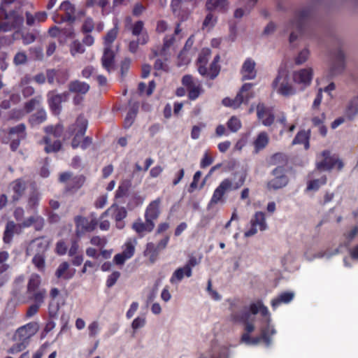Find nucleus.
Here are the masks:
<instances>
[{
    "mask_svg": "<svg viewBox=\"0 0 358 358\" xmlns=\"http://www.w3.org/2000/svg\"><path fill=\"white\" fill-rule=\"evenodd\" d=\"M216 22H217V17L214 16V15L210 12L206 16V17L203 22L202 29L210 30L213 27H214Z\"/></svg>",
    "mask_w": 358,
    "mask_h": 358,
    "instance_id": "8fccbe9b",
    "label": "nucleus"
},
{
    "mask_svg": "<svg viewBox=\"0 0 358 358\" xmlns=\"http://www.w3.org/2000/svg\"><path fill=\"white\" fill-rule=\"evenodd\" d=\"M310 51L308 48H304L301 50L294 58V63L296 65H301L304 64L308 59Z\"/></svg>",
    "mask_w": 358,
    "mask_h": 358,
    "instance_id": "603ef678",
    "label": "nucleus"
},
{
    "mask_svg": "<svg viewBox=\"0 0 358 358\" xmlns=\"http://www.w3.org/2000/svg\"><path fill=\"white\" fill-rule=\"evenodd\" d=\"M192 275L190 268L183 266L178 267L172 273L169 282L173 285H178L185 277L190 278Z\"/></svg>",
    "mask_w": 358,
    "mask_h": 358,
    "instance_id": "bb28decb",
    "label": "nucleus"
},
{
    "mask_svg": "<svg viewBox=\"0 0 358 358\" xmlns=\"http://www.w3.org/2000/svg\"><path fill=\"white\" fill-rule=\"evenodd\" d=\"M95 28V24L93 19L90 17H86L81 25L80 30L83 34H90Z\"/></svg>",
    "mask_w": 358,
    "mask_h": 358,
    "instance_id": "09e8293b",
    "label": "nucleus"
},
{
    "mask_svg": "<svg viewBox=\"0 0 358 358\" xmlns=\"http://www.w3.org/2000/svg\"><path fill=\"white\" fill-rule=\"evenodd\" d=\"M40 307L41 306L36 303H33L32 305H31L27 310L26 318L29 319L34 317L38 313Z\"/></svg>",
    "mask_w": 358,
    "mask_h": 358,
    "instance_id": "69168bd1",
    "label": "nucleus"
},
{
    "mask_svg": "<svg viewBox=\"0 0 358 358\" xmlns=\"http://www.w3.org/2000/svg\"><path fill=\"white\" fill-rule=\"evenodd\" d=\"M26 136L25 126L24 124H20L10 129L9 138L10 140V148L15 150L22 139Z\"/></svg>",
    "mask_w": 358,
    "mask_h": 358,
    "instance_id": "6ab92c4d",
    "label": "nucleus"
},
{
    "mask_svg": "<svg viewBox=\"0 0 358 358\" xmlns=\"http://www.w3.org/2000/svg\"><path fill=\"white\" fill-rule=\"evenodd\" d=\"M159 250L153 243H148L144 251V255L148 257L151 263H154L158 257Z\"/></svg>",
    "mask_w": 358,
    "mask_h": 358,
    "instance_id": "4c0bfd02",
    "label": "nucleus"
},
{
    "mask_svg": "<svg viewBox=\"0 0 358 358\" xmlns=\"http://www.w3.org/2000/svg\"><path fill=\"white\" fill-rule=\"evenodd\" d=\"M144 29V24L142 21H137L135 22L131 28V32L134 36H139L142 34Z\"/></svg>",
    "mask_w": 358,
    "mask_h": 358,
    "instance_id": "680f3d73",
    "label": "nucleus"
},
{
    "mask_svg": "<svg viewBox=\"0 0 358 358\" xmlns=\"http://www.w3.org/2000/svg\"><path fill=\"white\" fill-rule=\"evenodd\" d=\"M182 31V29L180 27V24L176 25V27L174 31V34L171 35H166L164 38L163 45L162 48L158 50H154L153 54L154 56H165L167 54V52L170 49V48L176 42V35H178Z\"/></svg>",
    "mask_w": 358,
    "mask_h": 358,
    "instance_id": "aec40b11",
    "label": "nucleus"
},
{
    "mask_svg": "<svg viewBox=\"0 0 358 358\" xmlns=\"http://www.w3.org/2000/svg\"><path fill=\"white\" fill-rule=\"evenodd\" d=\"M41 282V277L38 274L32 273L27 284V293H32V292L39 289Z\"/></svg>",
    "mask_w": 358,
    "mask_h": 358,
    "instance_id": "a19ab883",
    "label": "nucleus"
},
{
    "mask_svg": "<svg viewBox=\"0 0 358 358\" xmlns=\"http://www.w3.org/2000/svg\"><path fill=\"white\" fill-rule=\"evenodd\" d=\"M41 194L37 191L31 192L27 199V208L29 210H35L39 204Z\"/></svg>",
    "mask_w": 358,
    "mask_h": 358,
    "instance_id": "c03bdc74",
    "label": "nucleus"
},
{
    "mask_svg": "<svg viewBox=\"0 0 358 358\" xmlns=\"http://www.w3.org/2000/svg\"><path fill=\"white\" fill-rule=\"evenodd\" d=\"M155 224L154 222L148 219H145L143 222L141 219H138L132 224V229L141 237L144 236L147 233L151 232L155 228Z\"/></svg>",
    "mask_w": 358,
    "mask_h": 358,
    "instance_id": "412c9836",
    "label": "nucleus"
},
{
    "mask_svg": "<svg viewBox=\"0 0 358 358\" xmlns=\"http://www.w3.org/2000/svg\"><path fill=\"white\" fill-rule=\"evenodd\" d=\"M33 224H36V229L39 230L43 228L44 225V219L39 216H31L23 221V226L24 228L31 227Z\"/></svg>",
    "mask_w": 358,
    "mask_h": 358,
    "instance_id": "37998d69",
    "label": "nucleus"
},
{
    "mask_svg": "<svg viewBox=\"0 0 358 358\" xmlns=\"http://www.w3.org/2000/svg\"><path fill=\"white\" fill-rule=\"evenodd\" d=\"M87 127V120L83 117L80 116L75 124L69 128L70 133L74 136L71 145L73 148L80 146L81 138L84 136Z\"/></svg>",
    "mask_w": 358,
    "mask_h": 358,
    "instance_id": "9b49d317",
    "label": "nucleus"
},
{
    "mask_svg": "<svg viewBox=\"0 0 358 358\" xmlns=\"http://www.w3.org/2000/svg\"><path fill=\"white\" fill-rule=\"evenodd\" d=\"M268 141L269 138L266 133L261 132L260 134H259L253 142L255 152L257 153L260 150L266 148V146L268 143Z\"/></svg>",
    "mask_w": 358,
    "mask_h": 358,
    "instance_id": "f704fd0d",
    "label": "nucleus"
},
{
    "mask_svg": "<svg viewBox=\"0 0 358 358\" xmlns=\"http://www.w3.org/2000/svg\"><path fill=\"white\" fill-rule=\"evenodd\" d=\"M326 181L327 179L325 177L310 180L308 182L306 189L308 191H317L321 185L326 183Z\"/></svg>",
    "mask_w": 358,
    "mask_h": 358,
    "instance_id": "864d4df0",
    "label": "nucleus"
},
{
    "mask_svg": "<svg viewBox=\"0 0 358 358\" xmlns=\"http://www.w3.org/2000/svg\"><path fill=\"white\" fill-rule=\"evenodd\" d=\"M26 187V182L22 178L13 181L9 185V193L11 194L12 199L14 201H18L24 194Z\"/></svg>",
    "mask_w": 358,
    "mask_h": 358,
    "instance_id": "4be33fe9",
    "label": "nucleus"
},
{
    "mask_svg": "<svg viewBox=\"0 0 358 358\" xmlns=\"http://www.w3.org/2000/svg\"><path fill=\"white\" fill-rule=\"evenodd\" d=\"M100 329L99 322L98 321H93L87 327L89 336L91 338L96 337L99 334Z\"/></svg>",
    "mask_w": 358,
    "mask_h": 358,
    "instance_id": "4d7b16f0",
    "label": "nucleus"
},
{
    "mask_svg": "<svg viewBox=\"0 0 358 358\" xmlns=\"http://www.w3.org/2000/svg\"><path fill=\"white\" fill-rule=\"evenodd\" d=\"M242 3L245 4V9L237 8L234 12V17L236 18L242 17L245 14L248 13L253 7H250L249 5L250 0L244 1L241 0Z\"/></svg>",
    "mask_w": 358,
    "mask_h": 358,
    "instance_id": "052dcab7",
    "label": "nucleus"
},
{
    "mask_svg": "<svg viewBox=\"0 0 358 358\" xmlns=\"http://www.w3.org/2000/svg\"><path fill=\"white\" fill-rule=\"evenodd\" d=\"M220 70V67L217 63L212 62L209 69V78L214 79L218 74Z\"/></svg>",
    "mask_w": 358,
    "mask_h": 358,
    "instance_id": "338daca9",
    "label": "nucleus"
},
{
    "mask_svg": "<svg viewBox=\"0 0 358 358\" xmlns=\"http://www.w3.org/2000/svg\"><path fill=\"white\" fill-rule=\"evenodd\" d=\"M119 31V27L117 23H115V26L113 29L109 30L103 38L104 47H112V43L116 39Z\"/></svg>",
    "mask_w": 358,
    "mask_h": 358,
    "instance_id": "79ce46f5",
    "label": "nucleus"
},
{
    "mask_svg": "<svg viewBox=\"0 0 358 358\" xmlns=\"http://www.w3.org/2000/svg\"><path fill=\"white\" fill-rule=\"evenodd\" d=\"M45 131L48 134L43 139L46 146L45 150L46 152H57L61 148V143L59 141H54V138H59L61 136L63 132V128L57 125L55 127H47L45 128Z\"/></svg>",
    "mask_w": 358,
    "mask_h": 358,
    "instance_id": "423d86ee",
    "label": "nucleus"
},
{
    "mask_svg": "<svg viewBox=\"0 0 358 358\" xmlns=\"http://www.w3.org/2000/svg\"><path fill=\"white\" fill-rule=\"evenodd\" d=\"M145 316H138L136 317L132 323L131 328L134 331V334L139 329L143 328L145 325Z\"/></svg>",
    "mask_w": 358,
    "mask_h": 358,
    "instance_id": "13d9d810",
    "label": "nucleus"
},
{
    "mask_svg": "<svg viewBox=\"0 0 358 358\" xmlns=\"http://www.w3.org/2000/svg\"><path fill=\"white\" fill-rule=\"evenodd\" d=\"M59 180L67 182V185L71 187L78 188L83 185L84 178L82 176H73L71 173L65 172L60 175Z\"/></svg>",
    "mask_w": 358,
    "mask_h": 358,
    "instance_id": "c85d7f7f",
    "label": "nucleus"
},
{
    "mask_svg": "<svg viewBox=\"0 0 358 358\" xmlns=\"http://www.w3.org/2000/svg\"><path fill=\"white\" fill-rule=\"evenodd\" d=\"M120 276V273L118 271H113L110 275H108L106 280V286L108 287H113Z\"/></svg>",
    "mask_w": 358,
    "mask_h": 358,
    "instance_id": "e2e57ef3",
    "label": "nucleus"
},
{
    "mask_svg": "<svg viewBox=\"0 0 358 358\" xmlns=\"http://www.w3.org/2000/svg\"><path fill=\"white\" fill-rule=\"evenodd\" d=\"M50 245L49 239L46 238H38L33 240L27 247V255H44Z\"/></svg>",
    "mask_w": 358,
    "mask_h": 358,
    "instance_id": "f3484780",
    "label": "nucleus"
},
{
    "mask_svg": "<svg viewBox=\"0 0 358 358\" xmlns=\"http://www.w3.org/2000/svg\"><path fill=\"white\" fill-rule=\"evenodd\" d=\"M309 136L310 131H299L294 139L292 141L293 145L296 144H304V148L306 150H308L310 147L309 144Z\"/></svg>",
    "mask_w": 358,
    "mask_h": 358,
    "instance_id": "e433bc0d",
    "label": "nucleus"
},
{
    "mask_svg": "<svg viewBox=\"0 0 358 358\" xmlns=\"http://www.w3.org/2000/svg\"><path fill=\"white\" fill-rule=\"evenodd\" d=\"M76 272V270L71 268L68 262H64L58 266L55 275L58 279L69 280L75 275Z\"/></svg>",
    "mask_w": 358,
    "mask_h": 358,
    "instance_id": "b1692460",
    "label": "nucleus"
},
{
    "mask_svg": "<svg viewBox=\"0 0 358 358\" xmlns=\"http://www.w3.org/2000/svg\"><path fill=\"white\" fill-rule=\"evenodd\" d=\"M241 74L243 80H252L257 76L255 62L250 58L247 59L242 66Z\"/></svg>",
    "mask_w": 358,
    "mask_h": 358,
    "instance_id": "cd10ccee",
    "label": "nucleus"
},
{
    "mask_svg": "<svg viewBox=\"0 0 358 358\" xmlns=\"http://www.w3.org/2000/svg\"><path fill=\"white\" fill-rule=\"evenodd\" d=\"M39 328L40 326L38 322H31L19 327L17 329L15 334V338L20 342V350L26 347L31 338L38 332Z\"/></svg>",
    "mask_w": 358,
    "mask_h": 358,
    "instance_id": "39448f33",
    "label": "nucleus"
},
{
    "mask_svg": "<svg viewBox=\"0 0 358 358\" xmlns=\"http://www.w3.org/2000/svg\"><path fill=\"white\" fill-rule=\"evenodd\" d=\"M345 110L348 112H358V96H355L347 100Z\"/></svg>",
    "mask_w": 358,
    "mask_h": 358,
    "instance_id": "5fc2aeb1",
    "label": "nucleus"
},
{
    "mask_svg": "<svg viewBox=\"0 0 358 358\" xmlns=\"http://www.w3.org/2000/svg\"><path fill=\"white\" fill-rule=\"evenodd\" d=\"M252 87V84L251 83L244 84L234 99H231L230 98H225L222 100V103L224 106L232 108L233 109L238 108L242 103L245 101H248L253 96V94L251 92Z\"/></svg>",
    "mask_w": 358,
    "mask_h": 358,
    "instance_id": "1a4fd4ad",
    "label": "nucleus"
},
{
    "mask_svg": "<svg viewBox=\"0 0 358 358\" xmlns=\"http://www.w3.org/2000/svg\"><path fill=\"white\" fill-rule=\"evenodd\" d=\"M317 168L320 171H330L334 168L341 170L343 163L336 155H331L329 151H324L317 157Z\"/></svg>",
    "mask_w": 358,
    "mask_h": 358,
    "instance_id": "0eeeda50",
    "label": "nucleus"
},
{
    "mask_svg": "<svg viewBox=\"0 0 358 358\" xmlns=\"http://www.w3.org/2000/svg\"><path fill=\"white\" fill-rule=\"evenodd\" d=\"M45 120V113H33L29 117V122L33 126L41 124Z\"/></svg>",
    "mask_w": 358,
    "mask_h": 358,
    "instance_id": "bf43d9fd",
    "label": "nucleus"
},
{
    "mask_svg": "<svg viewBox=\"0 0 358 358\" xmlns=\"http://www.w3.org/2000/svg\"><path fill=\"white\" fill-rule=\"evenodd\" d=\"M241 125L240 119L236 116H232L227 122L228 129L234 133L238 131L241 129Z\"/></svg>",
    "mask_w": 358,
    "mask_h": 358,
    "instance_id": "3c124183",
    "label": "nucleus"
},
{
    "mask_svg": "<svg viewBox=\"0 0 358 358\" xmlns=\"http://www.w3.org/2000/svg\"><path fill=\"white\" fill-rule=\"evenodd\" d=\"M69 89L73 92L85 94L90 90V85L86 83L75 80L69 84Z\"/></svg>",
    "mask_w": 358,
    "mask_h": 358,
    "instance_id": "58836bf2",
    "label": "nucleus"
},
{
    "mask_svg": "<svg viewBox=\"0 0 358 358\" xmlns=\"http://www.w3.org/2000/svg\"><path fill=\"white\" fill-rule=\"evenodd\" d=\"M108 214L112 215L116 222L115 226L118 229H122L124 227L125 224L122 220L127 215V212L124 207H120L113 204L103 213L102 217Z\"/></svg>",
    "mask_w": 358,
    "mask_h": 358,
    "instance_id": "2eb2a0df",
    "label": "nucleus"
},
{
    "mask_svg": "<svg viewBox=\"0 0 358 358\" xmlns=\"http://www.w3.org/2000/svg\"><path fill=\"white\" fill-rule=\"evenodd\" d=\"M310 15L309 10L303 9L299 12L293 21L290 22V29L292 30L289 36V42L293 43L298 37L297 34L294 33V30L300 32L302 29L303 20L308 18Z\"/></svg>",
    "mask_w": 358,
    "mask_h": 358,
    "instance_id": "dca6fc26",
    "label": "nucleus"
},
{
    "mask_svg": "<svg viewBox=\"0 0 358 358\" xmlns=\"http://www.w3.org/2000/svg\"><path fill=\"white\" fill-rule=\"evenodd\" d=\"M24 229L23 222L15 224L13 221H8L3 232V241L6 244H10L15 234H20Z\"/></svg>",
    "mask_w": 358,
    "mask_h": 358,
    "instance_id": "a211bd4d",
    "label": "nucleus"
},
{
    "mask_svg": "<svg viewBox=\"0 0 358 358\" xmlns=\"http://www.w3.org/2000/svg\"><path fill=\"white\" fill-rule=\"evenodd\" d=\"M294 293L292 292H285L280 294L276 298L271 301V306L275 309L282 303H288L294 299Z\"/></svg>",
    "mask_w": 358,
    "mask_h": 358,
    "instance_id": "2f4dec72",
    "label": "nucleus"
},
{
    "mask_svg": "<svg viewBox=\"0 0 358 358\" xmlns=\"http://www.w3.org/2000/svg\"><path fill=\"white\" fill-rule=\"evenodd\" d=\"M236 176H238V181L235 183H233L229 179L227 178L223 180L215 188L208 204V209H210L219 203H224L223 196L226 192L232 189H237L244 184L246 178L245 173H242Z\"/></svg>",
    "mask_w": 358,
    "mask_h": 358,
    "instance_id": "f03ea898",
    "label": "nucleus"
},
{
    "mask_svg": "<svg viewBox=\"0 0 358 358\" xmlns=\"http://www.w3.org/2000/svg\"><path fill=\"white\" fill-rule=\"evenodd\" d=\"M161 203L162 199L160 198H157L151 201L145 208L144 215L145 219H148L152 222L157 220L161 213Z\"/></svg>",
    "mask_w": 358,
    "mask_h": 358,
    "instance_id": "5701e85b",
    "label": "nucleus"
},
{
    "mask_svg": "<svg viewBox=\"0 0 358 358\" xmlns=\"http://www.w3.org/2000/svg\"><path fill=\"white\" fill-rule=\"evenodd\" d=\"M313 74V69L312 67H306L294 71L292 73V79L295 83L306 87L311 84Z\"/></svg>",
    "mask_w": 358,
    "mask_h": 358,
    "instance_id": "4468645a",
    "label": "nucleus"
},
{
    "mask_svg": "<svg viewBox=\"0 0 358 358\" xmlns=\"http://www.w3.org/2000/svg\"><path fill=\"white\" fill-rule=\"evenodd\" d=\"M15 2H16L20 6L27 5H30L32 6V4L29 3V2L27 0H1L0 7V18L7 19L8 17L6 13V8Z\"/></svg>",
    "mask_w": 358,
    "mask_h": 358,
    "instance_id": "473e14b6",
    "label": "nucleus"
},
{
    "mask_svg": "<svg viewBox=\"0 0 358 358\" xmlns=\"http://www.w3.org/2000/svg\"><path fill=\"white\" fill-rule=\"evenodd\" d=\"M271 175L273 178L266 184V187L268 190H278L287 185L289 178L286 175L285 168L282 166L275 168L272 171Z\"/></svg>",
    "mask_w": 358,
    "mask_h": 358,
    "instance_id": "6e6552de",
    "label": "nucleus"
},
{
    "mask_svg": "<svg viewBox=\"0 0 358 358\" xmlns=\"http://www.w3.org/2000/svg\"><path fill=\"white\" fill-rule=\"evenodd\" d=\"M278 93L282 96H290L295 93V89L289 83L288 74L283 71L280 72L273 83Z\"/></svg>",
    "mask_w": 358,
    "mask_h": 358,
    "instance_id": "9d476101",
    "label": "nucleus"
},
{
    "mask_svg": "<svg viewBox=\"0 0 358 358\" xmlns=\"http://www.w3.org/2000/svg\"><path fill=\"white\" fill-rule=\"evenodd\" d=\"M258 119L266 127L271 126L273 124H285V118L282 113H278V116L274 115L273 113H257Z\"/></svg>",
    "mask_w": 358,
    "mask_h": 358,
    "instance_id": "393cba45",
    "label": "nucleus"
},
{
    "mask_svg": "<svg viewBox=\"0 0 358 358\" xmlns=\"http://www.w3.org/2000/svg\"><path fill=\"white\" fill-rule=\"evenodd\" d=\"M250 224V229L245 231L244 234L245 237L254 236L258 230L265 231L267 229L265 214L262 211L256 212L251 218Z\"/></svg>",
    "mask_w": 358,
    "mask_h": 358,
    "instance_id": "ddd939ff",
    "label": "nucleus"
},
{
    "mask_svg": "<svg viewBox=\"0 0 358 358\" xmlns=\"http://www.w3.org/2000/svg\"><path fill=\"white\" fill-rule=\"evenodd\" d=\"M338 253V249L334 250L331 252L329 251H320L314 255H311L308 251L306 252L304 254V257L308 261H313L316 258H326L329 259L333 255H335Z\"/></svg>",
    "mask_w": 358,
    "mask_h": 358,
    "instance_id": "c9c22d12",
    "label": "nucleus"
},
{
    "mask_svg": "<svg viewBox=\"0 0 358 358\" xmlns=\"http://www.w3.org/2000/svg\"><path fill=\"white\" fill-rule=\"evenodd\" d=\"M182 83L187 90L188 97L192 100L197 99L203 92L201 82L190 75L184 76Z\"/></svg>",
    "mask_w": 358,
    "mask_h": 358,
    "instance_id": "f8f14e48",
    "label": "nucleus"
},
{
    "mask_svg": "<svg viewBox=\"0 0 358 358\" xmlns=\"http://www.w3.org/2000/svg\"><path fill=\"white\" fill-rule=\"evenodd\" d=\"M68 93L67 94H56L54 92H50L48 95V103L50 106V108L52 110H61V104L62 102L66 101L68 99Z\"/></svg>",
    "mask_w": 358,
    "mask_h": 358,
    "instance_id": "7c9ffc66",
    "label": "nucleus"
},
{
    "mask_svg": "<svg viewBox=\"0 0 358 358\" xmlns=\"http://www.w3.org/2000/svg\"><path fill=\"white\" fill-rule=\"evenodd\" d=\"M115 53L110 47H104L103 54L101 57L102 66L108 72L114 69Z\"/></svg>",
    "mask_w": 358,
    "mask_h": 358,
    "instance_id": "c756f323",
    "label": "nucleus"
},
{
    "mask_svg": "<svg viewBox=\"0 0 358 358\" xmlns=\"http://www.w3.org/2000/svg\"><path fill=\"white\" fill-rule=\"evenodd\" d=\"M59 9L64 12V15L59 16V14L54 15L52 20L56 23H62L64 22L73 23L78 18L83 17L86 14V11L84 9L77 10L76 6L68 0L62 2Z\"/></svg>",
    "mask_w": 358,
    "mask_h": 358,
    "instance_id": "7ed1b4c3",
    "label": "nucleus"
},
{
    "mask_svg": "<svg viewBox=\"0 0 358 358\" xmlns=\"http://www.w3.org/2000/svg\"><path fill=\"white\" fill-rule=\"evenodd\" d=\"M28 61V57L24 51H18L13 57V63L16 66L24 65Z\"/></svg>",
    "mask_w": 358,
    "mask_h": 358,
    "instance_id": "6e6d98bb",
    "label": "nucleus"
},
{
    "mask_svg": "<svg viewBox=\"0 0 358 358\" xmlns=\"http://www.w3.org/2000/svg\"><path fill=\"white\" fill-rule=\"evenodd\" d=\"M75 222L76 224V234L78 236H80L86 231L94 230L96 225L93 220L90 221L88 219L80 216L76 217Z\"/></svg>",
    "mask_w": 358,
    "mask_h": 358,
    "instance_id": "a878e982",
    "label": "nucleus"
},
{
    "mask_svg": "<svg viewBox=\"0 0 358 358\" xmlns=\"http://www.w3.org/2000/svg\"><path fill=\"white\" fill-rule=\"evenodd\" d=\"M69 51L73 57H76L78 55L83 54L85 52V49L80 41L74 40L69 45Z\"/></svg>",
    "mask_w": 358,
    "mask_h": 358,
    "instance_id": "a18cd8bd",
    "label": "nucleus"
},
{
    "mask_svg": "<svg viewBox=\"0 0 358 358\" xmlns=\"http://www.w3.org/2000/svg\"><path fill=\"white\" fill-rule=\"evenodd\" d=\"M29 294L32 295L31 298L34 301V303L41 306L44 302L47 292L45 289L43 288L32 292V293Z\"/></svg>",
    "mask_w": 358,
    "mask_h": 358,
    "instance_id": "de8ad7c7",
    "label": "nucleus"
},
{
    "mask_svg": "<svg viewBox=\"0 0 358 358\" xmlns=\"http://www.w3.org/2000/svg\"><path fill=\"white\" fill-rule=\"evenodd\" d=\"M210 55V50L208 49L203 50L200 53L198 58L199 64H207L209 57Z\"/></svg>",
    "mask_w": 358,
    "mask_h": 358,
    "instance_id": "0e129e2a",
    "label": "nucleus"
},
{
    "mask_svg": "<svg viewBox=\"0 0 358 358\" xmlns=\"http://www.w3.org/2000/svg\"><path fill=\"white\" fill-rule=\"evenodd\" d=\"M32 262L34 266L41 272L45 270V255H34Z\"/></svg>",
    "mask_w": 358,
    "mask_h": 358,
    "instance_id": "49530a36",
    "label": "nucleus"
},
{
    "mask_svg": "<svg viewBox=\"0 0 358 358\" xmlns=\"http://www.w3.org/2000/svg\"><path fill=\"white\" fill-rule=\"evenodd\" d=\"M206 7L209 11L215 9H218L220 11H226L229 7V2L227 0H207Z\"/></svg>",
    "mask_w": 358,
    "mask_h": 358,
    "instance_id": "72a5a7b5",
    "label": "nucleus"
},
{
    "mask_svg": "<svg viewBox=\"0 0 358 358\" xmlns=\"http://www.w3.org/2000/svg\"><path fill=\"white\" fill-rule=\"evenodd\" d=\"M346 52L343 47L339 46L331 52V61L329 72L331 76L341 74L346 67Z\"/></svg>",
    "mask_w": 358,
    "mask_h": 358,
    "instance_id": "20e7f679",
    "label": "nucleus"
},
{
    "mask_svg": "<svg viewBox=\"0 0 358 358\" xmlns=\"http://www.w3.org/2000/svg\"><path fill=\"white\" fill-rule=\"evenodd\" d=\"M136 244L137 241L135 238H129L126 241L122 252L126 258L131 259L134 256Z\"/></svg>",
    "mask_w": 358,
    "mask_h": 358,
    "instance_id": "ea45409f",
    "label": "nucleus"
},
{
    "mask_svg": "<svg viewBox=\"0 0 358 358\" xmlns=\"http://www.w3.org/2000/svg\"><path fill=\"white\" fill-rule=\"evenodd\" d=\"M231 320L244 325L241 343L257 346L262 341L267 348L273 344L272 336L277 334V330L268 308L262 301L252 303L248 310L234 313Z\"/></svg>",
    "mask_w": 358,
    "mask_h": 358,
    "instance_id": "f257e3e1",
    "label": "nucleus"
},
{
    "mask_svg": "<svg viewBox=\"0 0 358 358\" xmlns=\"http://www.w3.org/2000/svg\"><path fill=\"white\" fill-rule=\"evenodd\" d=\"M108 202V194H102L98 197L95 202V206L96 208H103Z\"/></svg>",
    "mask_w": 358,
    "mask_h": 358,
    "instance_id": "774afa93",
    "label": "nucleus"
}]
</instances>
